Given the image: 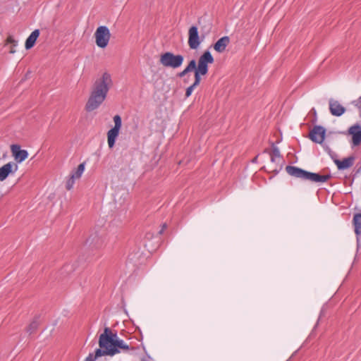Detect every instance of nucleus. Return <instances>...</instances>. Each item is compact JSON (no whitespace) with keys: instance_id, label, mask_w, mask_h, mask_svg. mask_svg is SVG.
<instances>
[{"instance_id":"nucleus-23","label":"nucleus","mask_w":361,"mask_h":361,"mask_svg":"<svg viewBox=\"0 0 361 361\" xmlns=\"http://www.w3.org/2000/svg\"><path fill=\"white\" fill-rule=\"evenodd\" d=\"M95 355L93 356L92 354H90L87 357L86 359L85 360V361H94V359H95Z\"/></svg>"},{"instance_id":"nucleus-13","label":"nucleus","mask_w":361,"mask_h":361,"mask_svg":"<svg viewBox=\"0 0 361 361\" xmlns=\"http://www.w3.org/2000/svg\"><path fill=\"white\" fill-rule=\"evenodd\" d=\"M329 110L331 114L335 116H341L343 115L345 109L338 101L330 99L329 101Z\"/></svg>"},{"instance_id":"nucleus-17","label":"nucleus","mask_w":361,"mask_h":361,"mask_svg":"<svg viewBox=\"0 0 361 361\" xmlns=\"http://www.w3.org/2000/svg\"><path fill=\"white\" fill-rule=\"evenodd\" d=\"M39 36V30H35L27 38L25 44L26 49H30L34 47L37 38Z\"/></svg>"},{"instance_id":"nucleus-20","label":"nucleus","mask_w":361,"mask_h":361,"mask_svg":"<svg viewBox=\"0 0 361 361\" xmlns=\"http://www.w3.org/2000/svg\"><path fill=\"white\" fill-rule=\"evenodd\" d=\"M8 44L11 45L9 50L10 54H15L16 52V48L18 44V41L16 40L12 36H8L6 39V44Z\"/></svg>"},{"instance_id":"nucleus-2","label":"nucleus","mask_w":361,"mask_h":361,"mask_svg":"<svg viewBox=\"0 0 361 361\" xmlns=\"http://www.w3.org/2000/svg\"><path fill=\"white\" fill-rule=\"evenodd\" d=\"M112 83L111 75L107 72L102 73L93 85L90 96L85 105L87 111H92L103 103Z\"/></svg>"},{"instance_id":"nucleus-19","label":"nucleus","mask_w":361,"mask_h":361,"mask_svg":"<svg viewBox=\"0 0 361 361\" xmlns=\"http://www.w3.org/2000/svg\"><path fill=\"white\" fill-rule=\"evenodd\" d=\"M198 71H199V73H202V70H200V68ZM200 82H201V78H199L198 71H197V73H196V79H195L194 82L192 83V85H191L190 87H188L186 89V92H185L186 97H189L192 94L194 89L200 85Z\"/></svg>"},{"instance_id":"nucleus-4","label":"nucleus","mask_w":361,"mask_h":361,"mask_svg":"<svg viewBox=\"0 0 361 361\" xmlns=\"http://www.w3.org/2000/svg\"><path fill=\"white\" fill-rule=\"evenodd\" d=\"M286 170L291 176L314 183H324L331 178L330 175H320L319 173L308 172L295 166H288Z\"/></svg>"},{"instance_id":"nucleus-18","label":"nucleus","mask_w":361,"mask_h":361,"mask_svg":"<svg viewBox=\"0 0 361 361\" xmlns=\"http://www.w3.org/2000/svg\"><path fill=\"white\" fill-rule=\"evenodd\" d=\"M353 221L355 224V232L357 235V247L359 249L360 247V239L359 235L361 234V213L354 216Z\"/></svg>"},{"instance_id":"nucleus-6","label":"nucleus","mask_w":361,"mask_h":361,"mask_svg":"<svg viewBox=\"0 0 361 361\" xmlns=\"http://www.w3.org/2000/svg\"><path fill=\"white\" fill-rule=\"evenodd\" d=\"M184 61L182 55H175L171 52H166L161 55L160 63L164 67L177 68L180 67Z\"/></svg>"},{"instance_id":"nucleus-16","label":"nucleus","mask_w":361,"mask_h":361,"mask_svg":"<svg viewBox=\"0 0 361 361\" xmlns=\"http://www.w3.org/2000/svg\"><path fill=\"white\" fill-rule=\"evenodd\" d=\"M353 161L354 158L350 157L345 158L343 160L335 159L334 163L336 164L338 169L345 170L353 166Z\"/></svg>"},{"instance_id":"nucleus-8","label":"nucleus","mask_w":361,"mask_h":361,"mask_svg":"<svg viewBox=\"0 0 361 361\" xmlns=\"http://www.w3.org/2000/svg\"><path fill=\"white\" fill-rule=\"evenodd\" d=\"M202 39L199 35L198 28L196 26H191L188 30V44L190 49H197L201 43Z\"/></svg>"},{"instance_id":"nucleus-7","label":"nucleus","mask_w":361,"mask_h":361,"mask_svg":"<svg viewBox=\"0 0 361 361\" xmlns=\"http://www.w3.org/2000/svg\"><path fill=\"white\" fill-rule=\"evenodd\" d=\"M114 126L107 133V143L109 148H113L115 145L116 140L119 135L122 126L121 118L118 115L114 116Z\"/></svg>"},{"instance_id":"nucleus-14","label":"nucleus","mask_w":361,"mask_h":361,"mask_svg":"<svg viewBox=\"0 0 361 361\" xmlns=\"http://www.w3.org/2000/svg\"><path fill=\"white\" fill-rule=\"evenodd\" d=\"M349 133L352 135V142L353 145H359L361 142V126L355 125L350 127Z\"/></svg>"},{"instance_id":"nucleus-15","label":"nucleus","mask_w":361,"mask_h":361,"mask_svg":"<svg viewBox=\"0 0 361 361\" xmlns=\"http://www.w3.org/2000/svg\"><path fill=\"white\" fill-rule=\"evenodd\" d=\"M229 42L230 39L228 36L222 37L214 44V49L219 53H222L226 50Z\"/></svg>"},{"instance_id":"nucleus-21","label":"nucleus","mask_w":361,"mask_h":361,"mask_svg":"<svg viewBox=\"0 0 361 361\" xmlns=\"http://www.w3.org/2000/svg\"><path fill=\"white\" fill-rule=\"evenodd\" d=\"M85 171V163H82L78 165V168L75 171L72 173L71 177L75 180L79 179Z\"/></svg>"},{"instance_id":"nucleus-9","label":"nucleus","mask_w":361,"mask_h":361,"mask_svg":"<svg viewBox=\"0 0 361 361\" xmlns=\"http://www.w3.org/2000/svg\"><path fill=\"white\" fill-rule=\"evenodd\" d=\"M271 164L269 169L271 172H278L282 168L283 159L278 148L274 147L270 153Z\"/></svg>"},{"instance_id":"nucleus-12","label":"nucleus","mask_w":361,"mask_h":361,"mask_svg":"<svg viewBox=\"0 0 361 361\" xmlns=\"http://www.w3.org/2000/svg\"><path fill=\"white\" fill-rule=\"evenodd\" d=\"M325 137V129L321 126L314 127L310 133V139L317 143H322Z\"/></svg>"},{"instance_id":"nucleus-22","label":"nucleus","mask_w":361,"mask_h":361,"mask_svg":"<svg viewBox=\"0 0 361 361\" xmlns=\"http://www.w3.org/2000/svg\"><path fill=\"white\" fill-rule=\"evenodd\" d=\"M75 180L71 177H70V178L67 180L66 188L68 190H71L73 187Z\"/></svg>"},{"instance_id":"nucleus-1","label":"nucleus","mask_w":361,"mask_h":361,"mask_svg":"<svg viewBox=\"0 0 361 361\" xmlns=\"http://www.w3.org/2000/svg\"><path fill=\"white\" fill-rule=\"evenodd\" d=\"M99 345L100 348L95 351V357L102 355L113 356L121 351H127L130 348L129 345L109 327H105L104 332L100 334Z\"/></svg>"},{"instance_id":"nucleus-11","label":"nucleus","mask_w":361,"mask_h":361,"mask_svg":"<svg viewBox=\"0 0 361 361\" xmlns=\"http://www.w3.org/2000/svg\"><path fill=\"white\" fill-rule=\"evenodd\" d=\"M12 156L17 163H21L25 161L28 157L27 151L21 149L20 147L17 145H13L11 147Z\"/></svg>"},{"instance_id":"nucleus-24","label":"nucleus","mask_w":361,"mask_h":361,"mask_svg":"<svg viewBox=\"0 0 361 361\" xmlns=\"http://www.w3.org/2000/svg\"><path fill=\"white\" fill-rule=\"evenodd\" d=\"M190 73V72H189V71H186V68H185V69H184L182 72H180V73L179 75H180V77H183L184 75H186L187 73Z\"/></svg>"},{"instance_id":"nucleus-5","label":"nucleus","mask_w":361,"mask_h":361,"mask_svg":"<svg viewBox=\"0 0 361 361\" xmlns=\"http://www.w3.org/2000/svg\"><path fill=\"white\" fill-rule=\"evenodd\" d=\"M94 37L96 45L101 49H105L111 39L110 30L105 25L99 26L94 34Z\"/></svg>"},{"instance_id":"nucleus-3","label":"nucleus","mask_w":361,"mask_h":361,"mask_svg":"<svg viewBox=\"0 0 361 361\" xmlns=\"http://www.w3.org/2000/svg\"><path fill=\"white\" fill-rule=\"evenodd\" d=\"M214 61V57L209 51H205L198 59L197 62L195 60H191L185 67L186 71L195 72V79H196V73L199 72V69L202 70V73H199V78L205 75L208 73L209 65L212 64Z\"/></svg>"},{"instance_id":"nucleus-10","label":"nucleus","mask_w":361,"mask_h":361,"mask_svg":"<svg viewBox=\"0 0 361 361\" xmlns=\"http://www.w3.org/2000/svg\"><path fill=\"white\" fill-rule=\"evenodd\" d=\"M18 169L17 163L11 161L0 167V181H4L11 173H16Z\"/></svg>"}]
</instances>
